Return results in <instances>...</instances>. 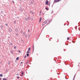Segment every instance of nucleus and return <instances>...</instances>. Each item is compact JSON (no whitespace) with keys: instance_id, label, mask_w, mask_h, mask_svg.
<instances>
[{"instance_id":"nucleus-1","label":"nucleus","mask_w":80,"mask_h":80,"mask_svg":"<svg viewBox=\"0 0 80 80\" xmlns=\"http://www.w3.org/2000/svg\"><path fill=\"white\" fill-rule=\"evenodd\" d=\"M46 5H50V3H48V0L46 1L45 2Z\"/></svg>"},{"instance_id":"nucleus-2","label":"nucleus","mask_w":80,"mask_h":80,"mask_svg":"<svg viewBox=\"0 0 80 80\" xmlns=\"http://www.w3.org/2000/svg\"><path fill=\"white\" fill-rule=\"evenodd\" d=\"M45 22L46 24H48L50 22V20H47L45 21Z\"/></svg>"},{"instance_id":"nucleus-3","label":"nucleus","mask_w":80,"mask_h":80,"mask_svg":"<svg viewBox=\"0 0 80 80\" xmlns=\"http://www.w3.org/2000/svg\"><path fill=\"white\" fill-rule=\"evenodd\" d=\"M62 0H54V2L55 3H57V2H60V1H61Z\"/></svg>"},{"instance_id":"nucleus-4","label":"nucleus","mask_w":80,"mask_h":80,"mask_svg":"<svg viewBox=\"0 0 80 80\" xmlns=\"http://www.w3.org/2000/svg\"><path fill=\"white\" fill-rule=\"evenodd\" d=\"M46 24V22H44L43 23L42 25H45Z\"/></svg>"},{"instance_id":"nucleus-5","label":"nucleus","mask_w":80,"mask_h":80,"mask_svg":"<svg viewBox=\"0 0 80 80\" xmlns=\"http://www.w3.org/2000/svg\"><path fill=\"white\" fill-rule=\"evenodd\" d=\"M42 18H40V19H39V22H42Z\"/></svg>"},{"instance_id":"nucleus-6","label":"nucleus","mask_w":80,"mask_h":80,"mask_svg":"<svg viewBox=\"0 0 80 80\" xmlns=\"http://www.w3.org/2000/svg\"><path fill=\"white\" fill-rule=\"evenodd\" d=\"M20 11L21 12H23V9H22V8H21L20 9Z\"/></svg>"},{"instance_id":"nucleus-7","label":"nucleus","mask_w":80,"mask_h":80,"mask_svg":"<svg viewBox=\"0 0 80 80\" xmlns=\"http://www.w3.org/2000/svg\"><path fill=\"white\" fill-rule=\"evenodd\" d=\"M22 73L21 76L22 77V76L23 75V72L22 71Z\"/></svg>"},{"instance_id":"nucleus-8","label":"nucleus","mask_w":80,"mask_h":80,"mask_svg":"<svg viewBox=\"0 0 80 80\" xmlns=\"http://www.w3.org/2000/svg\"><path fill=\"white\" fill-rule=\"evenodd\" d=\"M9 32H12V29H11V28H10L9 29Z\"/></svg>"},{"instance_id":"nucleus-9","label":"nucleus","mask_w":80,"mask_h":80,"mask_svg":"<svg viewBox=\"0 0 80 80\" xmlns=\"http://www.w3.org/2000/svg\"><path fill=\"white\" fill-rule=\"evenodd\" d=\"M30 53V51H28L27 52V53Z\"/></svg>"},{"instance_id":"nucleus-10","label":"nucleus","mask_w":80,"mask_h":80,"mask_svg":"<svg viewBox=\"0 0 80 80\" xmlns=\"http://www.w3.org/2000/svg\"><path fill=\"white\" fill-rule=\"evenodd\" d=\"M18 59H19V57H18V58H17L16 60H18Z\"/></svg>"},{"instance_id":"nucleus-11","label":"nucleus","mask_w":80,"mask_h":80,"mask_svg":"<svg viewBox=\"0 0 80 80\" xmlns=\"http://www.w3.org/2000/svg\"><path fill=\"white\" fill-rule=\"evenodd\" d=\"M0 77H3V75L2 74H0Z\"/></svg>"},{"instance_id":"nucleus-12","label":"nucleus","mask_w":80,"mask_h":80,"mask_svg":"<svg viewBox=\"0 0 80 80\" xmlns=\"http://www.w3.org/2000/svg\"><path fill=\"white\" fill-rule=\"evenodd\" d=\"M27 57H28V56H29V54H28V53L27 54Z\"/></svg>"},{"instance_id":"nucleus-13","label":"nucleus","mask_w":80,"mask_h":80,"mask_svg":"<svg viewBox=\"0 0 80 80\" xmlns=\"http://www.w3.org/2000/svg\"><path fill=\"white\" fill-rule=\"evenodd\" d=\"M45 9H46V10H48V8H46Z\"/></svg>"},{"instance_id":"nucleus-14","label":"nucleus","mask_w":80,"mask_h":80,"mask_svg":"<svg viewBox=\"0 0 80 80\" xmlns=\"http://www.w3.org/2000/svg\"><path fill=\"white\" fill-rule=\"evenodd\" d=\"M69 39H70V38L68 37V38H67V40H69Z\"/></svg>"},{"instance_id":"nucleus-15","label":"nucleus","mask_w":80,"mask_h":80,"mask_svg":"<svg viewBox=\"0 0 80 80\" xmlns=\"http://www.w3.org/2000/svg\"><path fill=\"white\" fill-rule=\"evenodd\" d=\"M30 48H29L28 49V51H30Z\"/></svg>"},{"instance_id":"nucleus-16","label":"nucleus","mask_w":80,"mask_h":80,"mask_svg":"<svg viewBox=\"0 0 80 80\" xmlns=\"http://www.w3.org/2000/svg\"><path fill=\"white\" fill-rule=\"evenodd\" d=\"M31 13H32V14H33V12L32 11H31Z\"/></svg>"},{"instance_id":"nucleus-17","label":"nucleus","mask_w":80,"mask_h":80,"mask_svg":"<svg viewBox=\"0 0 80 80\" xmlns=\"http://www.w3.org/2000/svg\"><path fill=\"white\" fill-rule=\"evenodd\" d=\"M14 49H16V48H17V47L15 46V47H14Z\"/></svg>"},{"instance_id":"nucleus-18","label":"nucleus","mask_w":80,"mask_h":80,"mask_svg":"<svg viewBox=\"0 0 80 80\" xmlns=\"http://www.w3.org/2000/svg\"><path fill=\"white\" fill-rule=\"evenodd\" d=\"M22 64H23V62H22L21 63V65H22Z\"/></svg>"},{"instance_id":"nucleus-19","label":"nucleus","mask_w":80,"mask_h":80,"mask_svg":"<svg viewBox=\"0 0 80 80\" xmlns=\"http://www.w3.org/2000/svg\"><path fill=\"white\" fill-rule=\"evenodd\" d=\"M23 35H25V32H23Z\"/></svg>"},{"instance_id":"nucleus-20","label":"nucleus","mask_w":80,"mask_h":80,"mask_svg":"<svg viewBox=\"0 0 80 80\" xmlns=\"http://www.w3.org/2000/svg\"><path fill=\"white\" fill-rule=\"evenodd\" d=\"M3 80H7V79L6 78H3Z\"/></svg>"},{"instance_id":"nucleus-21","label":"nucleus","mask_w":80,"mask_h":80,"mask_svg":"<svg viewBox=\"0 0 80 80\" xmlns=\"http://www.w3.org/2000/svg\"><path fill=\"white\" fill-rule=\"evenodd\" d=\"M5 25H6V26H8V24L7 23L5 24Z\"/></svg>"},{"instance_id":"nucleus-22","label":"nucleus","mask_w":80,"mask_h":80,"mask_svg":"<svg viewBox=\"0 0 80 80\" xmlns=\"http://www.w3.org/2000/svg\"><path fill=\"white\" fill-rule=\"evenodd\" d=\"M14 23H16V21H14Z\"/></svg>"},{"instance_id":"nucleus-23","label":"nucleus","mask_w":80,"mask_h":80,"mask_svg":"<svg viewBox=\"0 0 80 80\" xmlns=\"http://www.w3.org/2000/svg\"><path fill=\"white\" fill-rule=\"evenodd\" d=\"M11 53H13V51H11Z\"/></svg>"},{"instance_id":"nucleus-24","label":"nucleus","mask_w":80,"mask_h":80,"mask_svg":"<svg viewBox=\"0 0 80 80\" xmlns=\"http://www.w3.org/2000/svg\"><path fill=\"white\" fill-rule=\"evenodd\" d=\"M31 20H33V18H31Z\"/></svg>"},{"instance_id":"nucleus-25","label":"nucleus","mask_w":80,"mask_h":80,"mask_svg":"<svg viewBox=\"0 0 80 80\" xmlns=\"http://www.w3.org/2000/svg\"><path fill=\"white\" fill-rule=\"evenodd\" d=\"M25 20H26V21H27V18H25Z\"/></svg>"},{"instance_id":"nucleus-26","label":"nucleus","mask_w":80,"mask_h":80,"mask_svg":"<svg viewBox=\"0 0 80 80\" xmlns=\"http://www.w3.org/2000/svg\"><path fill=\"white\" fill-rule=\"evenodd\" d=\"M18 51H19V53H21V52L19 50Z\"/></svg>"},{"instance_id":"nucleus-27","label":"nucleus","mask_w":80,"mask_h":80,"mask_svg":"<svg viewBox=\"0 0 80 80\" xmlns=\"http://www.w3.org/2000/svg\"><path fill=\"white\" fill-rule=\"evenodd\" d=\"M24 57V58H26V57H27V56H26V55Z\"/></svg>"},{"instance_id":"nucleus-28","label":"nucleus","mask_w":80,"mask_h":80,"mask_svg":"<svg viewBox=\"0 0 80 80\" xmlns=\"http://www.w3.org/2000/svg\"><path fill=\"white\" fill-rule=\"evenodd\" d=\"M19 78H20V77H17V78H18V79Z\"/></svg>"},{"instance_id":"nucleus-29","label":"nucleus","mask_w":80,"mask_h":80,"mask_svg":"<svg viewBox=\"0 0 80 80\" xmlns=\"http://www.w3.org/2000/svg\"><path fill=\"white\" fill-rule=\"evenodd\" d=\"M16 35H17V36H18V33L16 34Z\"/></svg>"},{"instance_id":"nucleus-30","label":"nucleus","mask_w":80,"mask_h":80,"mask_svg":"<svg viewBox=\"0 0 80 80\" xmlns=\"http://www.w3.org/2000/svg\"><path fill=\"white\" fill-rule=\"evenodd\" d=\"M28 20H30V18H28Z\"/></svg>"},{"instance_id":"nucleus-31","label":"nucleus","mask_w":80,"mask_h":80,"mask_svg":"<svg viewBox=\"0 0 80 80\" xmlns=\"http://www.w3.org/2000/svg\"><path fill=\"white\" fill-rule=\"evenodd\" d=\"M28 32H30V30H28Z\"/></svg>"},{"instance_id":"nucleus-32","label":"nucleus","mask_w":80,"mask_h":80,"mask_svg":"<svg viewBox=\"0 0 80 80\" xmlns=\"http://www.w3.org/2000/svg\"><path fill=\"white\" fill-rule=\"evenodd\" d=\"M41 12H41V11H40V13H41Z\"/></svg>"},{"instance_id":"nucleus-33","label":"nucleus","mask_w":80,"mask_h":80,"mask_svg":"<svg viewBox=\"0 0 80 80\" xmlns=\"http://www.w3.org/2000/svg\"><path fill=\"white\" fill-rule=\"evenodd\" d=\"M21 33H23V31H21Z\"/></svg>"},{"instance_id":"nucleus-34","label":"nucleus","mask_w":80,"mask_h":80,"mask_svg":"<svg viewBox=\"0 0 80 80\" xmlns=\"http://www.w3.org/2000/svg\"><path fill=\"white\" fill-rule=\"evenodd\" d=\"M28 37H30V35H28Z\"/></svg>"},{"instance_id":"nucleus-35","label":"nucleus","mask_w":80,"mask_h":80,"mask_svg":"<svg viewBox=\"0 0 80 80\" xmlns=\"http://www.w3.org/2000/svg\"><path fill=\"white\" fill-rule=\"evenodd\" d=\"M31 4H33V3L31 2Z\"/></svg>"},{"instance_id":"nucleus-36","label":"nucleus","mask_w":80,"mask_h":80,"mask_svg":"<svg viewBox=\"0 0 80 80\" xmlns=\"http://www.w3.org/2000/svg\"><path fill=\"white\" fill-rule=\"evenodd\" d=\"M25 37H27V35H26Z\"/></svg>"},{"instance_id":"nucleus-37","label":"nucleus","mask_w":80,"mask_h":80,"mask_svg":"<svg viewBox=\"0 0 80 80\" xmlns=\"http://www.w3.org/2000/svg\"><path fill=\"white\" fill-rule=\"evenodd\" d=\"M0 80H1V78H0Z\"/></svg>"},{"instance_id":"nucleus-38","label":"nucleus","mask_w":80,"mask_h":80,"mask_svg":"<svg viewBox=\"0 0 80 80\" xmlns=\"http://www.w3.org/2000/svg\"><path fill=\"white\" fill-rule=\"evenodd\" d=\"M14 3V2H13V1H12Z\"/></svg>"},{"instance_id":"nucleus-39","label":"nucleus","mask_w":80,"mask_h":80,"mask_svg":"<svg viewBox=\"0 0 80 80\" xmlns=\"http://www.w3.org/2000/svg\"><path fill=\"white\" fill-rule=\"evenodd\" d=\"M33 50H34V48H33Z\"/></svg>"},{"instance_id":"nucleus-40","label":"nucleus","mask_w":80,"mask_h":80,"mask_svg":"<svg viewBox=\"0 0 80 80\" xmlns=\"http://www.w3.org/2000/svg\"><path fill=\"white\" fill-rule=\"evenodd\" d=\"M20 0V1H21V0Z\"/></svg>"}]
</instances>
